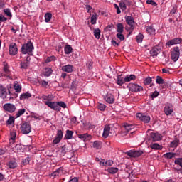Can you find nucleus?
<instances>
[{"mask_svg": "<svg viewBox=\"0 0 182 182\" xmlns=\"http://www.w3.org/2000/svg\"><path fill=\"white\" fill-rule=\"evenodd\" d=\"M176 12H177V7H176V6H173V8H172V9L171 10V12H170V14H176Z\"/></svg>", "mask_w": 182, "mask_h": 182, "instance_id": "nucleus-64", "label": "nucleus"}, {"mask_svg": "<svg viewBox=\"0 0 182 182\" xmlns=\"http://www.w3.org/2000/svg\"><path fill=\"white\" fill-rule=\"evenodd\" d=\"M64 52L65 55H70V53L73 52V48H72V46H70V45L65 46L64 48Z\"/></svg>", "mask_w": 182, "mask_h": 182, "instance_id": "nucleus-28", "label": "nucleus"}, {"mask_svg": "<svg viewBox=\"0 0 182 182\" xmlns=\"http://www.w3.org/2000/svg\"><path fill=\"white\" fill-rule=\"evenodd\" d=\"M14 89L17 93H21L22 91V86L19 85V82L18 81H14Z\"/></svg>", "mask_w": 182, "mask_h": 182, "instance_id": "nucleus-22", "label": "nucleus"}, {"mask_svg": "<svg viewBox=\"0 0 182 182\" xmlns=\"http://www.w3.org/2000/svg\"><path fill=\"white\" fill-rule=\"evenodd\" d=\"M113 166V161H112V160H107V161H106V162H105V166H106V167H109V166Z\"/></svg>", "mask_w": 182, "mask_h": 182, "instance_id": "nucleus-58", "label": "nucleus"}, {"mask_svg": "<svg viewBox=\"0 0 182 182\" xmlns=\"http://www.w3.org/2000/svg\"><path fill=\"white\" fill-rule=\"evenodd\" d=\"M151 82H153V79L150 77H148L144 79L143 83L145 86H149V85H150Z\"/></svg>", "mask_w": 182, "mask_h": 182, "instance_id": "nucleus-40", "label": "nucleus"}, {"mask_svg": "<svg viewBox=\"0 0 182 182\" xmlns=\"http://www.w3.org/2000/svg\"><path fill=\"white\" fill-rule=\"evenodd\" d=\"M126 154H127V156H129V157H140V156L143 154V151L130 150L126 152Z\"/></svg>", "mask_w": 182, "mask_h": 182, "instance_id": "nucleus-11", "label": "nucleus"}, {"mask_svg": "<svg viewBox=\"0 0 182 182\" xmlns=\"http://www.w3.org/2000/svg\"><path fill=\"white\" fill-rule=\"evenodd\" d=\"M96 21H97V14L96 13H94L91 16L92 25H96Z\"/></svg>", "mask_w": 182, "mask_h": 182, "instance_id": "nucleus-41", "label": "nucleus"}, {"mask_svg": "<svg viewBox=\"0 0 182 182\" xmlns=\"http://www.w3.org/2000/svg\"><path fill=\"white\" fill-rule=\"evenodd\" d=\"M119 7L121 8L122 11H126L127 9L126 4H124V2H120Z\"/></svg>", "mask_w": 182, "mask_h": 182, "instance_id": "nucleus-56", "label": "nucleus"}, {"mask_svg": "<svg viewBox=\"0 0 182 182\" xmlns=\"http://www.w3.org/2000/svg\"><path fill=\"white\" fill-rule=\"evenodd\" d=\"M114 6L115 9H117V14H122V11H120V8L119 7V5H117V4H114Z\"/></svg>", "mask_w": 182, "mask_h": 182, "instance_id": "nucleus-60", "label": "nucleus"}, {"mask_svg": "<svg viewBox=\"0 0 182 182\" xmlns=\"http://www.w3.org/2000/svg\"><path fill=\"white\" fill-rule=\"evenodd\" d=\"M108 173L110 174H116L117 171H119V168H114V167H111L107 169Z\"/></svg>", "mask_w": 182, "mask_h": 182, "instance_id": "nucleus-42", "label": "nucleus"}, {"mask_svg": "<svg viewBox=\"0 0 182 182\" xmlns=\"http://www.w3.org/2000/svg\"><path fill=\"white\" fill-rule=\"evenodd\" d=\"M146 31L149 33V35H154L156 33V29L153 28V26L146 27Z\"/></svg>", "mask_w": 182, "mask_h": 182, "instance_id": "nucleus-37", "label": "nucleus"}, {"mask_svg": "<svg viewBox=\"0 0 182 182\" xmlns=\"http://www.w3.org/2000/svg\"><path fill=\"white\" fill-rule=\"evenodd\" d=\"M124 129L127 130V132H130V130H132V129H134V125L132 124H124Z\"/></svg>", "mask_w": 182, "mask_h": 182, "instance_id": "nucleus-38", "label": "nucleus"}, {"mask_svg": "<svg viewBox=\"0 0 182 182\" xmlns=\"http://www.w3.org/2000/svg\"><path fill=\"white\" fill-rule=\"evenodd\" d=\"M179 145L180 139H178V138H175V139L170 143V147H172L173 149L178 147Z\"/></svg>", "mask_w": 182, "mask_h": 182, "instance_id": "nucleus-23", "label": "nucleus"}, {"mask_svg": "<svg viewBox=\"0 0 182 182\" xmlns=\"http://www.w3.org/2000/svg\"><path fill=\"white\" fill-rule=\"evenodd\" d=\"M29 65H31V57L27 55L26 60H22L20 63V68L23 70H26L29 68Z\"/></svg>", "mask_w": 182, "mask_h": 182, "instance_id": "nucleus-9", "label": "nucleus"}, {"mask_svg": "<svg viewBox=\"0 0 182 182\" xmlns=\"http://www.w3.org/2000/svg\"><path fill=\"white\" fill-rule=\"evenodd\" d=\"M117 32H118V33H123V31L124 29V27L123 26V24L122 23H119L117 25Z\"/></svg>", "mask_w": 182, "mask_h": 182, "instance_id": "nucleus-35", "label": "nucleus"}, {"mask_svg": "<svg viewBox=\"0 0 182 182\" xmlns=\"http://www.w3.org/2000/svg\"><path fill=\"white\" fill-rule=\"evenodd\" d=\"M146 4L149 5H152V6H157V3L154 0H147Z\"/></svg>", "mask_w": 182, "mask_h": 182, "instance_id": "nucleus-53", "label": "nucleus"}, {"mask_svg": "<svg viewBox=\"0 0 182 182\" xmlns=\"http://www.w3.org/2000/svg\"><path fill=\"white\" fill-rule=\"evenodd\" d=\"M109 134H110V125L106 124L104 127L102 137H104V139H107Z\"/></svg>", "mask_w": 182, "mask_h": 182, "instance_id": "nucleus-15", "label": "nucleus"}, {"mask_svg": "<svg viewBox=\"0 0 182 182\" xmlns=\"http://www.w3.org/2000/svg\"><path fill=\"white\" fill-rule=\"evenodd\" d=\"M46 22H50V19H52V14L50 13H46L45 14Z\"/></svg>", "mask_w": 182, "mask_h": 182, "instance_id": "nucleus-46", "label": "nucleus"}, {"mask_svg": "<svg viewBox=\"0 0 182 182\" xmlns=\"http://www.w3.org/2000/svg\"><path fill=\"white\" fill-rule=\"evenodd\" d=\"M126 23L129 26V31H134V18L131 16H125L124 17Z\"/></svg>", "mask_w": 182, "mask_h": 182, "instance_id": "nucleus-6", "label": "nucleus"}, {"mask_svg": "<svg viewBox=\"0 0 182 182\" xmlns=\"http://www.w3.org/2000/svg\"><path fill=\"white\" fill-rule=\"evenodd\" d=\"M127 87L129 89V91L132 92V93H137L139 92H143L144 90L141 85H139V84L136 83H129Z\"/></svg>", "mask_w": 182, "mask_h": 182, "instance_id": "nucleus-3", "label": "nucleus"}, {"mask_svg": "<svg viewBox=\"0 0 182 182\" xmlns=\"http://www.w3.org/2000/svg\"><path fill=\"white\" fill-rule=\"evenodd\" d=\"M164 156L165 157V159H173V157H176V153L168 152L164 154Z\"/></svg>", "mask_w": 182, "mask_h": 182, "instance_id": "nucleus-39", "label": "nucleus"}, {"mask_svg": "<svg viewBox=\"0 0 182 182\" xmlns=\"http://www.w3.org/2000/svg\"><path fill=\"white\" fill-rule=\"evenodd\" d=\"M7 126H11L12 124H15V117L10 116L9 119L6 122Z\"/></svg>", "mask_w": 182, "mask_h": 182, "instance_id": "nucleus-31", "label": "nucleus"}, {"mask_svg": "<svg viewBox=\"0 0 182 182\" xmlns=\"http://www.w3.org/2000/svg\"><path fill=\"white\" fill-rule=\"evenodd\" d=\"M62 139H63V132H62V130H58L55 139L53 141V144L60 143V140H62Z\"/></svg>", "mask_w": 182, "mask_h": 182, "instance_id": "nucleus-13", "label": "nucleus"}, {"mask_svg": "<svg viewBox=\"0 0 182 182\" xmlns=\"http://www.w3.org/2000/svg\"><path fill=\"white\" fill-rule=\"evenodd\" d=\"M10 136H11V140H15V139H16V132H11L10 133Z\"/></svg>", "mask_w": 182, "mask_h": 182, "instance_id": "nucleus-59", "label": "nucleus"}, {"mask_svg": "<svg viewBox=\"0 0 182 182\" xmlns=\"http://www.w3.org/2000/svg\"><path fill=\"white\" fill-rule=\"evenodd\" d=\"M105 100L109 105H112V103H114V96L112 94H107Z\"/></svg>", "mask_w": 182, "mask_h": 182, "instance_id": "nucleus-20", "label": "nucleus"}, {"mask_svg": "<svg viewBox=\"0 0 182 182\" xmlns=\"http://www.w3.org/2000/svg\"><path fill=\"white\" fill-rule=\"evenodd\" d=\"M159 53H160V50H159V48H153L151 50V55L153 56V58H156Z\"/></svg>", "mask_w": 182, "mask_h": 182, "instance_id": "nucleus-29", "label": "nucleus"}, {"mask_svg": "<svg viewBox=\"0 0 182 182\" xmlns=\"http://www.w3.org/2000/svg\"><path fill=\"white\" fill-rule=\"evenodd\" d=\"M4 109L9 113H14L16 110V107L14 104L6 103L4 105Z\"/></svg>", "mask_w": 182, "mask_h": 182, "instance_id": "nucleus-12", "label": "nucleus"}, {"mask_svg": "<svg viewBox=\"0 0 182 182\" xmlns=\"http://www.w3.org/2000/svg\"><path fill=\"white\" fill-rule=\"evenodd\" d=\"M163 139V135L159 132H151L149 134V140L151 141H160Z\"/></svg>", "mask_w": 182, "mask_h": 182, "instance_id": "nucleus-7", "label": "nucleus"}, {"mask_svg": "<svg viewBox=\"0 0 182 182\" xmlns=\"http://www.w3.org/2000/svg\"><path fill=\"white\" fill-rule=\"evenodd\" d=\"M182 43V38H176L172 40H170L166 43V46H173V45H178V43Z\"/></svg>", "mask_w": 182, "mask_h": 182, "instance_id": "nucleus-14", "label": "nucleus"}, {"mask_svg": "<svg viewBox=\"0 0 182 182\" xmlns=\"http://www.w3.org/2000/svg\"><path fill=\"white\" fill-rule=\"evenodd\" d=\"M94 36L96 38V39H100V29H94Z\"/></svg>", "mask_w": 182, "mask_h": 182, "instance_id": "nucleus-43", "label": "nucleus"}, {"mask_svg": "<svg viewBox=\"0 0 182 182\" xmlns=\"http://www.w3.org/2000/svg\"><path fill=\"white\" fill-rule=\"evenodd\" d=\"M111 43L113 46H114L115 48H117V46H120V43L116 42V41L114 40H112Z\"/></svg>", "mask_w": 182, "mask_h": 182, "instance_id": "nucleus-61", "label": "nucleus"}, {"mask_svg": "<svg viewBox=\"0 0 182 182\" xmlns=\"http://www.w3.org/2000/svg\"><path fill=\"white\" fill-rule=\"evenodd\" d=\"M173 105L170 104L168 105H166L164 109V113L166 116H170V114L173 113Z\"/></svg>", "mask_w": 182, "mask_h": 182, "instance_id": "nucleus-16", "label": "nucleus"}, {"mask_svg": "<svg viewBox=\"0 0 182 182\" xmlns=\"http://www.w3.org/2000/svg\"><path fill=\"white\" fill-rule=\"evenodd\" d=\"M123 33H118L117 34V39H119V41H124V35L122 34Z\"/></svg>", "mask_w": 182, "mask_h": 182, "instance_id": "nucleus-52", "label": "nucleus"}, {"mask_svg": "<svg viewBox=\"0 0 182 182\" xmlns=\"http://www.w3.org/2000/svg\"><path fill=\"white\" fill-rule=\"evenodd\" d=\"M151 149H154L155 150H161L163 149V146H161L160 144L155 143L151 144L150 145Z\"/></svg>", "mask_w": 182, "mask_h": 182, "instance_id": "nucleus-36", "label": "nucleus"}, {"mask_svg": "<svg viewBox=\"0 0 182 182\" xmlns=\"http://www.w3.org/2000/svg\"><path fill=\"white\" fill-rule=\"evenodd\" d=\"M72 149H70V146L64 145L62 146L61 151L63 154L68 153V151H71Z\"/></svg>", "mask_w": 182, "mask_h": 182, "instance_id": "nucleus-32", "label": "nucleus"}, {"mask_svg": "<svg viewBox=\"0 0 182 182\" xmlns=\"http://www.w3.org/2000/svg\"><path fill=\"white\" fill-rule=\"evenodd\" d=\"M156 82L157 85H164V79L161 76H156Z\"/></svg>", "mask_w": 182, "mask_h": 182, "instance_id": "nucleus-44", "label": "nucleus"}, {"mask_svg": "<svg viewBox=\"0 0 182 182\" xmlns=\"http://www.w3.org/2000/svg\"><path fill=\"white\" fill-rule=\"evenodd\" d=\"M85 8H86L88 14H90L92 12V8L90 6V5H87L85 6Z\"/></svg>", "mask_w": 182, "mask_h": 182, "instance_id": "nucleus-62", "label": "nucleus"}, {"mask_svg": "<svg viewBox=\"0 0 182 182\" xmlns=\"http://www.w3.org/2000/svg\"><path fill=\"white\" fill-rule=\"evenodd\" d=\"M136 117H137V119H139L141 122H143V123H149L151 118L150 116L149 115H145L142 113H136Z\"/></svg>", "mask_w": 182, "mask_h": 182, "instance_id": "nucleus-8", "label": "nucleus"}, {"mask_svg": "<svg viewBox=\"0 0 182 182\" xmlns=\"http://www.w3.org/2000/svg\"><path fill=\"white\" fill-rule=\"evenodd\" d=\"M4 70L5 72V73H9V67H8V65H5L4 68Z\"/></svg>", "mask_w": 182, "mask_h": 182, "instance_id": "nucleus-63", "label": "nucleus"}, {"mask_svg": "<svg viewBox=\"0 0 182 182\" xmlns=\"http://www.w3.org/2000/svg\"><path fill=\"white\" fill-rule=\"evenodd\" d=\"M29 97H32V94L24 92L20 95V100H25V99H29Z\"/></svg>", "mask_w": 182, "mask_h": 182, "instance_id": "nucleus-27", "label": "nucleus"}, {"mask_svg": "<svg viewBox=\"0 0 182 182\" xmlns=\"http://www.w3.org/2000/svg\"><path fill=\"white\" fill-rule=\"evenodd\" d=\"M25 112H26V109H19L16 114V117H21V116H22V114H23Z\"/></svg>", "mask_w": 182, "mask_h": 182, "instance_id": "nucleus-50", "label": "nucleus"}, {"mask_svg": "<svg viewBox=\"0 0 182 182\" xmlns=\"http://www.w3.org/2000/svg\"><path fill=\"white\" fill-rule=\"evenodd\" d=\"M97 108L101 112H105V110H106V106L105 105V104H102V103L98 104Z\"/></svg>", "mask_w": 182, "mask_h": 182, "instance_id": "nucleus-48", "label": "nucleus"}, {"mask_svg": "<svg viewBox=\"0 0 182 182\" xmlns=\"http://www.w3.org/2000/svg\"><path fill=\"white\" fill-rule=\"evenodd\" d=\"M65 137V139H67V140H70V139H72V137H73V131H70V130L68 129L66 131Z\"/></svg>", "mask_w": 182, "mask_h": 182, "instance_id": "nucleus-30", "label": "nucleus"}, {"mask_svg": "<svg viewBox=\"0 0 182 182\" xmlns=\"http://www.w3.org/2000/svg\"><path fill=\"white\" fill-rule=\"evenodd\" d=\"M6 95H8L6 89L0 84V97L2 99H6Z\"/></svg>", "mask_w": 182, "mask_h": 182, "instance_id": "nucleus-19", "label": "nucleus"}, {"mask_svg": "<svg viewBox=\"0 0 182 182\" xmlns=\"http://www.w3.org/2000/svg\"><path fill=\"white\" fill-rule=\"evenodd\" d=\"M44 76H46V77H49L50 75H52L53 70L50 68H44Z\"/></svg>", "mask_w": 182, "mask_h": 182, "instance_id": "nucleus-26", "label": "nucleus"}, {"mask_svg": "<svg viewBox=\"0 0 182 182\" xmlns=\"http://www.w3.org/2000/svg\"><path fill=\"white\" fill-rule=\"evenodd\" d=\"M45 105H46V106H48V107H50V109H53V110H55L56 112H60V110L62 109L61 107H63V109H66L67 106H66V103L60 101V102H46Z\"/></svg>", "mask_w": 182, "mask_h": 182, "instance_id": "nucleus-1", "label": "nucleus"}, {"mask_svg": "<svg viewBox=\"0 0 182 182\" xmlns=\"http://www.w3.org/2000/svg\"><path fill=\"white\" fill-rule=\"evenodd\" d=\"M77 136L79 139H81V140H83V141H89V140L92 139V136L87 133L77 134Z\"/></svg>", "mask_w": 182, "mask_h": 182, "instance_id": "nucleus-18", "label": "nucleus"}, {"mask_svg": "<svg viewBox=\"0 0 182 182\" xmlns=\"http://www.w3.org/2000/svg\"><path fill=\"white\" fill-rule=\"evenodd\" d=\"M22 134H29L32 132V127L29 122H23L20 127Z\"/></svg>", "mask_w": 182, "mask_h": 182, "instance_id": "nucleus-4", "label": "nucleus"}, {"mask_svg": "<svg viewBox=\"0 0 182 182\" xmlns=\"http://www.w3.org/2000/svg\"><path fill=\"white\" fill-rule=\"evenodd\" d=\"M159 95H160V93L158 91H154L152 94H151V97L152 99H154V98L157 97V96H159Z\"/></svg>", "mask_w": 182, "mask_h": 182, "instance_id": "nucleus-57", "label": "nucleus"}, {"mask_svg": "<svg viewBox=\"0 0 182 182\" xmlns=\"http://www.w3.org/2000/svg\"><path fill=\"white\" fill-rule=\"evenodd\" d=\"M175 164H177V166H180L181 170V168H182V158L176 159Z\"/></svg>", "mask_w": 182, "mask_h": 182, "instance_id": "nucleus-51", "label": "nucleus"}, {"mask_svg": "<svg viewBox=\"0 0 182 182\" xmlns=\"http://www.w3.org/2000/svg\"><path fill=\"white\" fill-rule=\"evenodd\" d=\"M40 83L41 86H43V87H46V86L49 85V82L48 81H46L45 80H41Z\"/></svg>", "mask_w": 182, "mask_h": 182, "instance_id": "nucleus-55", "label": "nucleus"}, {"mask_svg": "<svg viewBox=\"0 0 182 182\" xmlns=\"http://www.w3.org/2000/svg\"><path fill=\"white\" fill-rule=\"evenodd\" d=\"M55 60H56V57H55V55H53V56H50V57H48L45 60V63H49V62H55Z\"/></svg>", "mask_w": 182, "mask_h": 182, "instance_id": "nucleus-45", "label": "nucleus"}, {"mask_svg": "<svg viewBox=\"0 0 182 182\" xmlns=\"http://www.w3.org/2000/svg\"><path fill=\"white\" fill-rule=\"evenodd\" d=\"M33 43L32 42L29 41L26 44H23L21 47V53L23 55H33L32 50H33Z\"/></svg>", "mask_w": 182, "mask_h": 182, "instance_id": "nucleus-2", "label": "nucleus"}, {"mask_svg": "<svg viewBox=\"0 0 182 182\" xmlns=\"http://www.w3.org/2000/svg\"><path fill=\"white\" fill-rule=\"evenodd\" d=\"M137 77H136L135 75L131 74V75H127L124 77V81L126 82H132V80H136Z\"/></svg>", "mask_w": 182, "mask_h": 182, "instance_id": "nucleus-24", "label": "nucleus"}, {"mask_svg": "<svg viewBox=\"0 0 182 182\" xmlns=\"http://www.w3.org/2000/svg\"><path fill=\"white\" fill-rule=\"evenodd\" d=\"M96 161H99L100 166H106V162H105V159H99L98 158L96 159Z\"/></svg>", "mask_w": 182, "mask_h": 182, "instance_id": "nucleus-54", "label": "nucleus"}, {"mask_svg": "<svg viewBox=\"0 0 182 182\" xmlns=\"http://www.w3.org/2000/svg\"><path fill=\"white\" fill-rule=\"evenodd\" d=\"M171 58L173 61L177 62L180 58V48L174 47L171 53Z\"/></svg>", "mask_w": 182, "mask_h": 182, "instance_id": "nucleus-5", "label": "nucleus"}, {"mask_svg": "<svg viewBox=\"0 0 182 182\" xmlns=\"http://www.w3.org/2000/svg\"><path fill=\"white\" fill-rule=\"evenodd\" d=\"M8 166L9 168L14 169L16 168V167L18 166V164L15 161H10L8 164Z\"/></svg>", "mask_w": 182, "mask_h": 182, "instance_id": "nucleus-33", "label": "nucleus"}, {"mask_svg": "<svg viewBox=\"0 0 182 182\" xmlns=\"http://www.w3.org/2000/svg\"><path fill=\"white\" fill-rule=\"evenodd\" d=\"M9 55L11 56H15V55L18 54V47L16 46V43H11L9 45Z\"/></svg>", "mask_w": 182, "mask_h": 182, "instance_id": "nucleus-10", "label": "nucleus"}, {"mask_svg": "<svg viewBox=\"0 0 182 182\" xmlns=\"http://www.w3.org/2000/svg\"><path fill=\"white\" fill-rule=\"evenodd\" d=\"M143 39H144V36L141 33H139L136 37V40L138 43H141L143 42Z\"/></svg>", "mask_w": 182, "mask_h": 182, "instance_id": "nucleus-34", "label": "nucleus"}, {"mask_svg": "<svg viewBox=\"0 0 182 182\" xmlns=\"http://www.w3.org/2000/svg\"><path fill=\"white\" fill-rule=\"evenodd\" d=\"M30 161H31V158L29 156H27L26 158L22 160V164H23V166H26L29 164Z\"/></svg>", "mask_w": 182, "mask_h": 182, "instance_id": "nucleus-49", "label": "nucleus"}, {"mask_svg": "<svg viewBox=\"0 0 182 182\" xmlns=\"http://www.w3.org/2000/svg\"><path fill=\"white\" fill-rule=\"evenodd\" d=\"M124 83H126L124 78L122 77V75H118L117 78V84H118L119 86H123Z\"/></svg>", "mask_w": 182, "mask_h": 182, "instance_id": "nucleus-25", "label": "nucleus"}, {"mask_svg": "<svg viewBox=\"0 0 182 182\" xmlns=\"http://www.w3.org/2000/svg\"><path fill=\"white\" fill-rule=\"evenodd\" d=\"M4 12L5 14V15H6V16H9V18H12V13L11 12V9H5L4 10Z\"/></svg>", "mask_w": 182, "mask_h": 182, "instance_id": "nucleus-47", "label": "nucleus"}, {"mask_svg": "<svg viewBox=\"0 0 182 182\" xmlns=\"http://www.w3.org/2000/svg\"><path fill=\"white\" fill-rule=\"evenodd\" d=\"M61 70L66 72V73H72L73 72V65L69 64L64 65L61 68Z\"/></svg>", "mask_w": 182, "mask_h": 182, "instance_id": "nucleus-17", "label": "nucleus"}, {"mask_svg": "<svg viewBox=\"0 0 182 182\" xmlns=\"http://www.w3.org/2000/svg\"><path fill=\"white\" fill-rule=\"evenodd\" d=\"M62 173H63V170L62 168H59L50 174V177H53V178H55V177H59Z\"/></svg>", "mask_w": 182, "mask_h": 182, "instance_id": "nucleus-21", "label": "nucleus"}]
</instances>
